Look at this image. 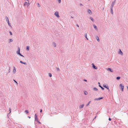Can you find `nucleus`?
Here are the masks:
<instances>
[{"label": "nucleus", "instance_id": "1", "mask_svg": "<svg viewBox=\"0 0 128 128\" xmlns=\"http://www.w3.org/2000/svg\"><path fill=\"white\" fill-rule=\"evenodd\" d=\"M54 14L58 18H59L60 17L58 14V12H56L54 13Z\"/></svg>", "mask_w": 128, "mask_h": 128}, {"label": "nucleus", "instance_id": "2", "mask_svg": "<svg viewBox=\"0 0 128 128\" xmlns=\"http://www.w3.org/2000/svg\"><path fill=\"white\" fill-rule=\"evenodd\" d=\"M26 5H27V7H28V6L30 5V3L29 2H25V3H24V6H25Z\"/></svg>", "mask_w": 128, "mask_h": 128}, {"label": "nucleus", "instance_id": "3", "mask_svg": "<svg viewBox=\"0 0 128 128\" xmlns=\"http://www.w3.org/2000/svg\"><path fill=\"white\" fill-rule=\"evenodd\" d=\"M16 53L17 54L19 55L20 54V48L19 47H18V51Z\"/></svg>", "mask_w": 128, "mask_h": 128}, {"label": "nucleus", "instance_id": "4", "mask_svg": "<svg viewBox=\"0 0 128 128\" xmlns=\"http://www.w3.org/2000/svg\"><path fill=\"white\" fill-rule=\"evenodd\" d=\"M103 98V97H100L98 98H96L94 99V100H99Z\"/></svg>", "mask_w": 128, "mask_h": 128}, {"label": "nucleus", "instance_id": "5", "mask_svg": "<svg viewBox=\"0 0 128 128\" xmlns=\"http://www.w3.org/2000/svg\"><path fill=\"white\" fill-rule=\"evenodd\" d=\"M120 86H121V87L122 91H123L124 88V86L123 85H122V84H120Z\"/></svg>", "mask_w": 128, "mask_h": 128}, {"label": "nucleus", "instance_id": "6", "mask_svg": "<svg viewBox=\"0 0 128 128\" xmlns=\"http://www.w3.org/2000/svg\"><path fill=\"white\" fill-rule=\"evenodd\" d=\"M103 86L104 87V88H106L108 90H109V87L108 86V85H104V84L103 85Z\"/></svg>", "mask_w": 128, "mask_h": 128}, {"label": "nucleus", "instance_id": "7", "mask_svg": "<svg viewBox=\"0 0 128 128\" xmlns=\"http://www.w3.org/2000/svg\"><path fill=\"white\" fill-rule=\"evenodd\" d=\"M98 84L99 86L101 88L102 90H104V88L102 86H100V83L99 82H98Z\"/></svg>", "mask_w": 128, "mask_h": 128}, {"label": "nucleus", "instance_id": "8", "mask_svg": "<svg viewBox=\"0 0 128 128\" xmlns=\"http://www.w3.org/2000/svg\"><path fill=\"white\" fill-rule=\"evenodd\" d=\"M92 67L95 69H97V67L96 66L93 64H92Z\"/></svg>", "mask_w": 128, "mask_h": 128}, {"label": "nucleus", "instance_id": "9", "mask_svg": "<svg viewBox=\"0 0 128 128\" xmlns=\"http://www.w3.org/2000/svg\"><path fill=\"white\" fill-rule=\"evenodd\" d=\"M106 69L108 70H109L110 71L112 72H113V71L112 69L110 68H106Z\"/></svg>", "mask_w": 128, "mask_h": 128}, {"label": "nucleus", "instance_id": "10", "mask_svg": "<svg viewBox=\"0 0 128 128\" xmlns=\"http://www.w3.org/2000/svg\"><path fill=\"white\" fill-rule=\"evenodd\" d=\"M14 69L13 70V72L14 74H15L16 72V68L14 66L13 67Z\"/></svg>", "mask_w": 128, "mask_h": 128}, {"label": "nucleus", "instance_id": "11", "mask_svg": "<svg viewBox=\"0 0 128 128\" xmlns=\"http://www.w3.org/2000/svg\"><path fill=\"white\" fill-rule=\"evenodd\" d=\"M88 12L90 14H92V12L91 10H90L88 9Z\"/></svg>", "mask_w": 128, "mask_h": 128}, {"label": "nucleus", "instance_id": "12", "mask_svg": "<svg viewBox=\"0 0 128 128\" xmlns=\"http://www.w3.org/2000/svg\"><path fill=\"white\" fill-rule=\"evenodd\" d=\"M119 53L122 55L123 54V53L120 49L119 50Z\"/></svg>", "mask_w": 128, "mask_h": 128}, {"label": "nucleus", "instance_id": "13", "mask_svg": "<svg viewBox=\"0 0 128 128\" xmlns=\"http://www.w3.org/2000/svg\"><path fill=\"white\" fill-rule=\"evenodd\" d=\"M84 105V104H83L82 105H80L79 106V108H83Z\"/></svg>", "mask_w": 128, "mask_h": 128}, {"label": "nucleus", "instance_id": "14", "mask_svg": "<svg viewBox=\"0 0 128 128\" xmlns=\"http://www.w3.org/2000/svg\"><path fill=\"white\" fill-rule=\"evenodd\" d=\"M110 13L112 14H113V8H110Z\"/></svg>", "mask_w": 128, "mask_h": 128}, {"label": "nucleus", "instance_id": "15", "mask_svg": "<svg viewBox=\"0 0 128 128\" xmlns=\"http://www.w3.org/2000/svg\"><path fill=\"white\" fill-rule=\"evenodd\" d=\"M114 4V2H112V4L111 6V8H113Z\"/></svg>", "mask_w": 128, "mask_h": 128}, {"label": "nucleus", "instance_id": "16", "mask_svg": "<svg viewBox=\"0 0 128 128\" xmlns=\"http://www.w3.org/2000/svg\"><path fill=\"white\" fill-rule=\"evenodd\" d=\"M93 26L95 29L96 30H98V29L97 27L94 25Z\"/></svg>", "mask_w": 128, "mask_h": 128}, {"label": "nucleus", "instance_id": "17", "mask_svg": "<svg viewBox=\"0 0 128 128\" xmlns=\"http://www.w3.org/2000/svg\"><path fill=\"white\" fill-rule=\"evenodd\" d=\"M20 63H22V64H26V62H22V61H20Z\"/></svg>", "mask_w": 128, "mask_h": 128}, {"label": "nucleus", "instance_id": "18", "mask_svg": "<svg viewBox=\"0 0 128 128\" xmlns=\"http://www.w3.org/2000/svg\"><path fill=\"white\" fill-rule=\"evenodd\" d=\"M96 40H98V42H99L100 41V40H99V38L98 37V36H96Z\"/></svg>", "mask_w": 128, "mask_h": 128}, {"label": "nucleus", "instance_id": "19", "mask_svg": "<svg viewBox=\"0 0 128 128\" xmlns=\"http://www.w3.org/2000/svg\"><path fill=\"white\" fill-rule=\"evenodd\" d=\"M8 23V25L10 27H12L11 25H10V23L9 20L7 22Z\"/></svg>", "mask_w": 128, "mask_h": 128}, {"label": "nucleus", "instance_id": "20", "mask_svg": "<svg viewBox=\"0 0 128 128\" xmlns=\"http://www.w3.org/2000/svg\"><path fill=\"white\" fill-rule=\"evenodd\" d=\"M13 40L12 39H10L9 40L8 43H10V42H13Z\"/></svg>", "mask_w": 128, "mask_h": 128}, {"label": "nucleus", "instance_id": "21", "mask_svg": "<svg viewBox=\"0 0 128 128\" xmlns=\"http://www.w3.org/2000/svg\"><path fill=\"white\" fill-rule=\"evenodd\" d=\"M5 18L7 22L9 20L7 16L5 17Z\"/></svg>", "mask_w": 128, "mask_h": 128}, {"label": "nucleus", "instance_id": "22", "mask_svg": "<svg viewBox=\"0 0 128 128\" xmlns=\"http://www.w3.org/2000/svg\"><path fill=\"white\" fill-rule=\"evenodd\" d=\"M53 44L54 46V47H56V44L54 42H53Z\"/></svg>", "mask_w": 128, "mask_h": 128}, {"label": "nucleus", "instance_id": "23", "mask_svg": "<svg viewBox=\"0 0 128 128\" xmlns=\"http://www.w3.org/2000/svg\"><path fill=\"white\" fill-rule=\"evenodd\" d=\"M93 90L95 91H97L98 90V89L96 88H93Z\"/></svg>", "mask_w": 128, "mask_h": 128}, {"label": "nucleus", "instance_id": "24", "mask_svg": "<svg viewBox=\"0 0 128 128\" xmlns=\"http://www.w3.org/2000/svg\"><path fill=\"white\" fill-rule=\"evenodd\" d=\"M91 101H90L89 102H88V104H87L86 105V106H88L89 104L91 102Z\"/></svg>", "mask_w": 128, "mask_h": 128}, {"label": "nucleus", "instance_id": "25", "mask_svg": "<svg viewBox=\"0 0 128 128\" xmlns=\"http://www.w3.org/2000/svg\"><path fill=\"white\" fill-rule=\"evenodd\" d=\"M30 47L28 46H26V50H29Z\"/></svg>", "mask_w": 128, "mask_h": 128}, {"label": "nucleus", "instance_id": "26", "mask_svg": "<svg viewBox=\"0 0 128 128\" xmlns=\"http://www.w3.org/2000/svg\"><path fill=\"white\" fill-rule=\"evenodd\" d=\"M120 76H118L116 78V79L117 80H120Z\"/></svg>", "mask_w": 128, "mask_h": 128}, {"label": "nucleus", "instance_id": "27", "mask_svg": "<svg viewBox=\"0 0 128 128\" xmlns=\"http://www.w3.org/2000/svg\"><path fill=\"white\" fill-rule=\"evenodd\" d=\"M85 38H86V39L87 40H88V38H87V34H85Z\"/></svg>", "mask_w": 128, "mask_h": 128}, {"label": "nucleus", "instance_id": "28", "mask_svg": "<svg viewBox=\"0 0 128 128\" xmlns=\"http://www.w3.org/2000/svg\"><path fill=\"white\" fill-rule=\"evenodd\" d=\"M90 19H91V20L93 22H94V19L90 17Z\"/></svg>", "mask_w": 128, "mask_h": 128}, {"label": "nucleus", "instance_id": "29", "mask_svg": "<svg viewBox=\"0 0 128 128\" xmlns=\"http://www.w3.org/2000/svg\"><path fill=\"white\" fill-rule=\"evenodd\" d=\"M25 112L26 114H28V110H26L25 111Z\"/></svg>", "mask_w": 128, "mask_h": 128}, {"label": "nucleus", "instance_id": "30", "mask_svg": "<svg viewBox=\"0 0 128 128\" xmlns=\"http://www.w3.org/2000/svg\"><path fill=\"white\" fill-rule=\"evenodd\" d=\"M49 76L50 77H51L52 76V74L51 73H49Z\"/></svg>", "mask_w": 128, "mask_h": 128}, {"label": "nucleus", "instance_id": "31", "mask_svg": "<svg viewBox=\"0 0 128 128\" xmlns=\"http://www.w3.org/2000/svg\"><path fill=\"white\" fill-rule=\"evenodd\" d=\"M84 93L85 95H87L88 94V92H86L85 91L84 92Z\"/></svg>", "mask_w": 128, "mask_h": 128}, {"label": "nucleus", "instance_id": "32", "mask_svg": "<svg viewBox=\"0 0 128 128\" xmlns=\"http://www.w3.org/2000/svg\"><path fill=\"white\" fill-rule=\"evenodd\" d=\"M14 80V81L15 82H16V84H17V85H18V84L17 82H16V80Z\"/></svg>", "mask_w": 128, "mask_h": 128}, {"label": "nucleus", "instance_id": "33", "mask_svg": "<svg viewBox=\"0 0 128 128\" xmlns=\"http://www.w3.org/2000/svg\"><path fill=\"white\" fill-rule=\"evenodd\" d=\"M37 120H38V118H35V120L37 121Z\"/></svg>", "mask_w": 128, "mask_h": 128}, {"label": "nucleus", "instance_id": "34", "mask_svg": "<svg viewBox=\"0 0 128 128\" xmlns=\"http://www.w3.org/2000/svg\"><path fill=\"white\" fill-rule=\"evenodd\" d=\"M38 7H40V5L39 3H38Z\"/></svg>", "mask_w": 128, "mask_h": 128}, {"label": "nucleus", "instance_id": "35", "mask_svg": "<svg viewBox=\"0 0 128 128\" xmlns=\"http://www.w3.org/2000/svg\"><path fill=\"white\" fill-rule=\"evenodd\" d=\"M9 32H10V35H12V32H11L10 31Z\"/></svg>", "mask_w": 128, "mask_h": 128}, {"label": "nucleus", "instance_id": "36", "mask_svg": "<svg viewBox=\"0 0 128 128\" xmlns=\"http://www.w3.org/2000/svg\"><path fill=\"white\" fill-rule=\"evenodd\" d=\"M37 115L36 114L35 115V118H37Z\"/></svg>", "mask_w": 128, "mask_h": 128}, {"label": "nucleus", "instance_id": "37", "mask_svg": "<svg viewBox=\"0 0 128 128\" xmlns=\"http://www.w3.org/2000/svg\"><path fill=\"white\" fill-rule=\"evenodd\" d=\"M56 70L58 71H59L60 70L59 68H56Z\"/></svg>", "mask_w": 128, "mask_h": 128}, {"label": "nucleus", "instance_id": "38", "mask_svg": "<svg viewBox=\"0 0 128 128\" xmlns=\"http://www.w3.org/2000/svg\"><path fill=\"white\" fill-rule=\"evenodd\" d=\"M19 55L20 56H22L23 57H24V56L22 54H20Z\"/></svg>", "mask_w": 128, "mask_h": 128}, {"label": "nucleus", "instance_id": "39", "mask_svg": "<svg viewBox=\"0 0 128 128\" xmlns=\"http://www.w3.org/2000/svg\"><path fill=\"white\" fill-rule=\"evenodd\" d=\"M58 0L59 3H60L61 2V0Z\"/></svg>", "mask_w": 128, "mask_h": 128}, {"label": "nucleus", "instance_id": "40", "mask_svg": "<svg viewBox=\"0 0 128 128\" xmlns=\"http://www.w3.org/2000/svg\"><path fill=\"white\" fill-rule=\"evenodd\" d=\"M37 122H38L40 124L41 123L38 120H37Z\"/></svg>", "mask_w": 128, "mask_h": 128}, {"label": "nucleus", "instance_id": "41", "mask_svg": "<svg viewBox=\"0 0 128 128\" xmlns=\"http://www.w3.org/2000/svg\"><path fill=\"white\" fill-rule=\"evenodd\" d=\"M111 120V119L110 118H109L108 120L109 121H110Z\"/></svg>", "mask_w": 128, "mask_h": 128}, {"label": "nucleus", "instance_id": "42", "mask_svg": "<svg viewBox=\"0 0 128 128\" xmlns=\"http://www.w3.org/2000/svg\"><path fill=\"white\" fill-rule=\"evenodd\" d=\"M116 0H115L113 2H114L115 4V3L116 2Z\"/></svg>", "mask_w": 128, "mask_h": 128}, {"label": "nucleus", "instance_id": "43", "mask_svg": "<svg viewBox=\"0 0 128 128\" xmlns=\"http://www.w3.org/2000/svg\"><path fill=\"white\" fill-rule=\"evenodd\" d=\"M42 109H41V110H40V112H42Z\"/></svg>", "mask_w": 128, "mask_h": 128}, {"label": "nucleus", "instance_id": "44", "mask_svg": "<svg viewBox=\"0 0 128 128\" xmlns=\"http://www.w3.org/2000/svg\"><path fill=\"white\" fill-rule=\"evenodd\" d=\"M80 6H83V5L82 4H80Z\"/></svg>", "mask_w": 128, "mask_h": 128}, {"label": "nucleus", "instance_id": "45", "mask_svg": "<svg viewBox=\"0 0 128 128\" xmlns=\"http://www.w3.org/2000/svg\"><path fill=\"white\" fill-rule=\"evenodd\" d=\"M76 25V26H77V27H79V26L78 25V24H77Z\"/></svg>", "mask_w": 128, "mask_h": 128}, {"label": "nucleus", "instance_id": "46", "mask_svg": "<svg viewBox=\"0 0 128 128\" xmlns=\"http://www.w3.org/2000/svg\"><path fill=\"white\" fill-rule=\"evenodd\" d=\"M84 81H85V82H87V80H84Z\"/></svg>", "mask_w": 128, "mask_h": 128}, {"label": "nucleus", "instance_id": "47", "mask_svg": "<svg viewBox=\"0 0 128 128\" xmlns=\"http://www.w3.org/2000/svg\"><path fill=\"white\" fill-rule=\"evenodd\" d=\"M70 18H73V17H72V16H71V17Z\"/></svg>", "mask_w": 128, "mask_h": 128}, {"label": "nucleus", "instance_id": "48", "mask_svg": "<svg viewBox=\"0 0 128 128\" xmlns=\"http://www.w3.org/2000/svg\"><path fill=\"white\" fill-rule=\"evenodd\" d=\"M28 118H30V116H28Z\"/></svg>", "mask_w": 128, "mask_h": 128}, {"label": "nucleus", "instance_id": "49", "mask_svg": "<svg viewBox=\"0 0 128 128\" xmlns=\"http://www.w3.org/2000/svg\"><path fill=\"white\" fill-rule=\"evenodd\" d=\"M10 112H11V111H10Z\"/></svg>", "mask_w": 128, "mask_h": 128}, {"label": "nucleus", "instance_id": "50", "mask_svg": "<svg viewBox=\"0 0 128 128\" xmlns=\"http://www.w3.org/2000/svg\"><path fill=\"white\" fill-rule=\"evenodd\" d=\"M127 89L128 90V86L127 87Z\"/></svg>", "mask_w": 128, "mask_h": 128}, {"label": "nucleus", "instance_id": "51", "mask_svg": "<svg viewBox=\"0 0 128 128\" xmlns=\"http://www.w3.org/2000/svg\"><path fill=\"white\" fill-rule=\"evenodd\" d=\"M104 8H103V9H102V10H104Z\"/></svg>", "mask_w": 128, "mask_h": 128}, {"label": "nucleus", "instance_id": "52", "mask_svg": "<svg viewBox=\"0 0 128 128\" xmlns=\"http://www.w3.org/2000/svg\"><path fill=\"white\" fill-rule=\"evenodd\" d=\"M96 118V116L95 117V118Z\"/></svg>", "mask_w": 128, "mask_h": 128}, {"label": "nucleus", "instance_id": "53", "mask_svg": "<svg viewBox=\"0 0 128 128\" xmlns=\"http://www.w3.org/2000/svg\"><path fill=\"white\" fill-rule=\"evenodd\" d=\"M10 70V68L9 69V70Z\"/></svg>", "mask_w": 128, "mask_h": 128}]
</instances>
